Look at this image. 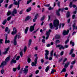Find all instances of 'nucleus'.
<instances>
[{
    "label": "nucleus",
    "instance_id": "nucleus-9",
    "mask_svg": "<svg viewBox=\"0 0 77 77\" xmlns=\"http://www.w3.org/2000/svg\"><path fill=\"white\" fill-rule=\"evenodd\" d=\"M51 32V30L50 29L46 33V35H47V36L46 39H48V37H49V35H50V32Z\"/></svg>",
    "mask_w": 77,
    "mask_h": 77
},
{
    "label": "nucleus",
    "instance_id": "nucleus-2",
    "mask_svg": "<svg viewBox=\"0 0 77 77\" xmlns=\"http://www.w3.org/2000/svg\"><path fill=\"white\" fill-rule=\"evenodd\" d=\"M10 59V57H7L5 59V61H3L1 63V65L0 66V68L2 67V69H3V67L4 66V65H5L7 64V62H8Z\"/></svg>",
    "mask_w": 77,
    "mask_h": 77
},
{
    "label": "nucleus",
    "instance_id": "nucleus-37",
    "mask_svg": "<svg viewBox=\"0 0 77 77\" xmlns=\"http://www.w3.org/2000/svg\"><path fill=\"white\" fill-rule=\"evenodd\" d=\"M73 51H74V49H71L70 53L69 54L70 55H71V54H72V53H73Z\"/></svg>",
    "mask_w": 77,
    "mask_h": 77
},
{
    "label": "nucleus",
    "instance_id": "nucleus-43",
    "mask_svg": "<svg viewBox=\"0 0 77 77\" xmlns=\"http://www.w3.org/2000/svg\"><path fill=\"white\" fill-rule=\"evenodd\" d=\"M75 63V61H72L71 63L72 65H74Z\"/></svg>",
    "mask_w": 77,
    "mask_h": 77
},
{
    "label": "nucleus",
    "instance_id": "nucleus-45",
    "mask_svg": "<svg viewBox=\"0 0 77 77\" xmlns=\"http://www.w3.org/2000/svg\"><path fill=\"white\" fill-rule=\"evenodd\" d=\"M72 19H75V18H76V17H75V15H73L72 16Z\"/></svg>",
    "mask_w": 77,
    "mask_h": 77
},
{
    "label": "nucleus",
    "instance_id": "nucleus-20",
    "mask_svg": "<svg viewBox=\"0 0 77 77\" xmlns=\"http://www.w3.org/2000/svg\"><path fill=\"white\" fill-rule=\"evenodd\" d=\"M72 27H73V30L74 29H76L77 30V26H75V23H74V24L72 25Z\"/></svg>",
    "mask_w": 77,
    "mask_h": 77
},
{
    "label": "nucleus",
    "instance_id": "nucleus-8",
    "mask_svg": "<svg viewBox=\"0 0 77 77\" xmlns=\"http://www.w3.org/2000/svg\"><path fill=\"white\" fill-rule=\"evenodd\" d=\"M56 47L57 48H59V50H62L63 49H64L65 48V47H63V45H56Z\"/></svg>",
    "mask_w": 77,
    "mask_h": 77
},
{
    "label": "nucleus",
    "instance_id": "nucleus-50",
    "mask_svg": "<svg viewBox=\"0 0 77 77\" xmlns=\"http://www.w3.org/2000/svg\"><path fill=\"white\" fill-rule=\"evenodd\" d=\"M72 56L73 57H75V55L74 54H73L72 55Z\"/></svg>",
    "mask_w": 77,
    "mask_h": 77
},
{
    "label": "nucleus",
    "instance_id": "nucleus-3",
    "mask_svg": "<svg viewBox=\"0 0 77 77\" xmlns=\"http://www.w3.org/2000/svg\"><path fill=\"white\" fill-rule=\"evenodd\" d=\"M17 37L18 38V39L19 38H21V36L20 35H16L15 37L14 38V45H17V42L16 39H17Z\"/></svg>",
    "mask_w": 77,
    "mask_h": 77
},
{
    "label": "nucleus",
    "instance_id": "nucleus-7",
    "mask_svg": "<svg viewBox=\"0 0 77 77\" xmlns=\"http://www.w3.org/2000/svg\"><path fill=\"white\" fill-rule=\"evenodd\" d=\"M25 67H26L25 68V69H24V70L23 71V72L25 74H27V72H28L27 71H28V69L27 68H29V66H25Z\"/></svg>",
    "mask_w": 77,
    "mask_h": 77
},
{
    "label": "nucleus",
    "instance_id": "nucleus-10",
    "mask_svg": "<svg viewBox=\"0 0 77 77\" xmlns=\"http://www.w3.org/2000/svg\"><path fill=\"white\" fill-rule=\"evenodd\" d=\"M17 55H16L13 58V59L12 60L11 62V64H12V63H17V61H16V60H14V59H15V58L17 57Z\"/></svg>",
    "mask_w": 77,
    "mask_h": 77
},
{
    "label": "nucleus",
    "instance_id": "nucleus-29",
    "mask_svg": "<svg viewBox=\"0 0 77 77\" xmlns=\"http://www.w3.org/2000/svg\"><path fill=\"white\" fill-rule=\"evenodd\" d=\"M6 22H7V20H6L5 19L4 20L2 23V24L3 25H5L6 23Z\"/></svg>",
    "mask_w": 77,
    "mask_h": 77
},
{
    "label": "nucleus",
    "instance_id": "nucleus-28",
    "mask_svg": "<svg viewBox=\"0 0 77 77\" xmlns=\"http://www.w3.org/2000/svg\"><path fill=\"white\" fill-rule=\"evenodd\" d=\"M49 69H50V67H49V66H48L45 70L46 72H47V71L49 70Z\"/></svg>",
    "mask_w": 77,
    "mask_h": 77
},
{
    "label": "nucleus",
    "instance_id": "nucleus-22",
    "mask_svg": "<svg viewBox=\"0 0 77 77\" xmlns=\"http://www.w3.org/2000/svg\"><path fill=\"white\" fill-rule=\"evenodd\" d=\"M7 36H6V37H5V44H7V43H9V40H7Z\"/></svg>",
    "mask_w": 77,
    "mask_h": 77
},
{
    "label": "nucleus",
    "instance_id": "nucleus-24",
    "mask_svg": "<svg viewBox=\"0 0 77 77\" xmlns=\"http://www.w3.org/2000/svg\"><path fill=\"white\" fill-rule=\"evenodd\" d=\"M45 55H48L49 54V51L48 50H45Z\"/></svg>",
    "mask_w": 77,
    "mask_h": 77
},
{
    "label": "nucleus",
    "instance_id": "nucleus-32",
    "mask_svg": "<svg viewBox=\"0 0 77 77\" xmlns=\"http://www.w3.org/2000/svg\"><path fill=\"white\" fill-rule=\"evenodd\" d=\"M60 41L58 40H57L55 42L56 44H59L60 43Z\"/></svg>",
    "mask_w": 77,
    "mask_h": 77
},
{
    "label": "nucleus",
    "instance_id": "nucleus-52",
    "mask_svg": "<svg viewBox=\"0 0 77 77\" xmlns=\"http://www.w3.org/2000/svg\"><path fill=\"white\" fill-rule=\"evenodd\" d=\"M13 70L14 71V72L15 71H16V70H17V68H14L13 69Z\"/></svg>",
    "mask_w": 77,
    "mask_h": 77
},
{
    "label": "nucleus",
    "instance_id": "nucleus-38",
    "mask_svg": "<svg viewBox=\"0 0 77 77\" xmlns=\"http://www.w3.org/2000/svg\"><path fill=\"white\" fill-rule=\"evenodd\" d=\"M23 11H24V10H22L20 11L19 12V14L20 15H21V14H23Z\"/></svg>",
    "mask_w": 77,
    "mask_h": 77
},
{
    "label": "nucleus",
    "instance_id": "nucleus-51",
    "mask_svg": "<svg viewBox=\"0 0 77 77\" xmlns=\"http://www.w3.org/2000/svg\"><path fill=\"white\" fill-rule=\"evenodd\" d=\"M48 55H45V59H48Z\"/></svg>",
    "mask_w": 77,
    "mask_h": 77
},
{
    "label": "nucleus",
    "instance_id": "nucleus-13",
    "mask_svg": "<svg viewBox=\"0 0 77 77\" xmlns=\"http://www.w3.org/2000/svg\"><path fill=\"white\" fill-rule=\"evenodd\" d=\"M13 31L11 33V34L12 35H14V34H15V33H17V30L16 29V28H15V27L13 28Z\"/></svg>",
    "mask_w": 77,
    "mask_h": 77
},
{
    "label": "nucleus",
    "instance_id": "nucleus-6",
    "mask_svg": "<svg viewBox=\"0 0 77 77\" xmlns=\"http://www.w3.org/2000/svg\"><path fill=\"white\" fill-rule=\"evenodd\" d=\"M35 25H36V23H34L33 26H30L29 30L31 32H33V31L34 30V29H35Z\"/></svg>",
    "mask_w": 77,
    "mask_h": 77
},
{
    "label": "nucleus",
    "instance_id": "nucleus-39",
    "mask_svg": "<svg viewBox=\"0 0 77 77\" xmlns=\"http://www.w3.org/2000/svg\"><path fill=\"white\" fill-rule=\"evenodd\" d=\"M31 60H30V58H28L27 59V61L28 63H30V61Z\"/></svg>",
    "mask_w": 77,
    "mask_h": 77
},
{
    "label": "nucleus",
    "instance_id": "nucleus-1",
    "mask_svg": "<svg viewBox=\"0 0 77 77\" xmlns=\"http://www.w3.org/2000/svg\"><path fill=\"white\" fill-rule=\"evenodd\" d=\"M59 21L57 19H56L55 20H54V21L53 22V25L55 27H56V30H57L58 29V27L60 28V27L61 26L62 27H63V26H64V25L65 24L62 23L60 25H59Z\"/></svg>",
    "mask_w": 77,
    "mask_h": 77
},
{
    "label": "nucleus",
    "instance_id": "nucleus-44",
    "mask_svg": "<svg viewBox=\"0 0 77 77\" xmlns=\"http://www.w3.org/2000/svg\"><path fill=\"white\" fill-rule=\"evenodd\" d=\"M32 1V0H30L29 1H27V5H29V3H30V2H31V1Z\"/></svg>",
    "mask_w": 77,
    "mask_h": 77
},
{
    "label": "nucleus",
    "instance_id": "nucleus-33",
    "mask_svg": "<svg viewBox=\"0 0 77 77\" xmlns=\"http://www.w3.org/2000/svg\"><path fill=\"white\" fill-rule=\"evenodd\" d=\"M27 50V47L26 46H25L23 49L24 52H25Z\"/></svg>",
    "mask_w": 77,
    "mask_h": 77
},
{
    "label": "nucleus",
    "instance_id": "nucleus-36",
    "mask_svg": "<svg viewBox=\"0 0 77 77\" xmlns=\"http://www.w3.org/2000/svg\"><path fill=\"white\" fill-rule=\"evenodd\" d=\"M11 18H12V17L10 16L7 18V21H10L11 20Z\"/></svg>",
    "mask_w": 77,
    "mask_h": 77
},
{
    "label": "nucleus",
    "instance_id": "nucleus-19",
    "mask_svg": "<svg viewBox=\"0 0 77 77\" xmlns=\"http://www.w3.org/2000/svg\"><path fill=\"white\" fill-rule=\"evenodd\" d=\"M49 27L50 29H54V27H53V23H50L49 24Z\"/></svg>",
    "mask_w": 77,
    "mask_h": 77
},
{
    "label": "nucleus",
    "instance_id": "nucleus-27",
    "mask_svg": "<svg viewBox=\"0 0 77 77\" xmlns=\"http://www.w3.org/2000/svg\"><path fill=\"white\" fill-rule=\"evenodd\" d=\"M31 9H32V8L31 7H29L28 8V9L26 10V11L27 12H30V11H31Z\"/></svg>",
    "mask_w": 77,
    "mask_h": 77
},
{
    "label": "nucleus",
    "instance_id": "nucleus-63",
    "mask_svg": "<svg viewBox=\"0 0 77 77\" xmlns=\"http://www.w3.org/2000/svg\"><path fill=\"white\" fill-rule=\"evenodd\" d=\"M68 74L66 73L65 74V77H67V76H68Z\"/></svg>",
    "mask_w": 77,
    "mask_h": 77
},
{
    "label": "nucleus",
    "instance_id": "nucleus-41",
    "mask_svg": "<svg viewBox=\"0 0 77 77\" xmlns=\"http://www.w3.org/2000/svg\"><path fill=\"white\" fill-rule=\"evenodd\" d=\"M67 60V58H64V60H63V63H64V62H65V61H66Z\"/></svg>",
    "mask_w": 77,
    "mask_h": 77
},
{
    "label": "nucleus",
    "instance_id": "nucleus-54",
    "mask_svg": "<svg viewBox=\"0 0 77 77\" xmlns=\"http://www.w3.org/2000/svg\"><path fill=\"white\" fill-rule=\"evenodd\" d=\"M3 41V39H0V44H2V42ZM1 46H0V48Z\"/></svg>",
    "mask_w": 77,
    "mask_h": 77
},
{
    "label": "nucleus",
    "instance_id": "nucleus-18",
    "mask_svg": "<svg viewBox=\"0 0 77 77\" xmlns=\"http://www.w3.org/2000/svg\"><path fill=\"white\" fill-rule=\"evenodd\" d=\"M69 63H70L69 62H67L66 64H65V65L64 66V68H67V67L68 66V65H69Z\"/></svg>",
    "mask_w": 77,
    "mask_h": 77
},
{
    "label": "nucleus",
    "instance_id": "nucleus-62",
    "mask_svg": "<svg viewBox=\"0 0 77 77\" xmlns=\"http://www.w3.org/2000/svg\"><path fill=\"white\" fill-rule=\"evenodd\" d=\"M54 69H52L51 72V74H53L54 73Z\"/></svg>",
    "mask_w": 77,
    "mask_h": 77
},
{
    "label": "nucleus",
    "instance_id": "nucleus-48",
    "mask_svg": "<svg viewBox=\"0 0 77 77\" xmlns=\"http://www.w3.org/2000/svg\"><path fill=\"white\" fill-rule=\"evenodd\" d=\"M20 55L21 57H23V52L22 51L20 52Z\"/></svg>",
    "mask_w": 77,
    "mask_h": 77
},
{
    "label": "nucleus",
    "instance_id": "nucleus-5",
    "mask_svg": "<svg viewBox=\"0 0 77 77\" xmlns=\"http://www.w3.org/2000/svg\"><path fill=\"white\" fill-rule=\"evenodd\" d=\"M17 10L16 9H14L13 10V11L12 12L11 14L14 17H15V14H17Z\"/></svg>",
    "mask_w": 77,
    "mask_h": 77
},
{
    "label": "nucleus",
    "instance_id": "nucleus-14",
    "mask_svg": "<svg viewBox=\"0 0 77 77\" xmlns=\"http://www.w3.org/2000/svg\"><path fill=\"white\" fill-rule=\"evenodd\" d=\"M21 0H18L17 2H14L13 4L15 5H20V2H21Z\"/></svg>",
    "mask_w": 77,
    "mask_h": 77
},
{
    "label": "nucleus",
    "instance_id": "nucleus-4",
    "mask_svg": "<svg viewBox=\"0 0 77 77\" xmlns=\"http://www.w3.org/2000/svg\"><path fill=\"white\" fill-rule=\"evenodd\" d=\"M37 56L38 55L37 54H35L34 55L35 57H36L35 58L34 60V62H33L32 63V66H36V64L37 63V60H38V57H37Z\"/></svg>",
    "mask_w": 77,
    "mask_h": 77
},
{
    "label": "nucleus",
    "instance_id": "nucleus-35",
    "mask_svg": "<svg viewBox=\"0 0 77 77\" xmlns=\"http://www.w3.org/2000/svg\"><path fill=\"white\" fill-rule=\"evenodd\" d=\"M69 39H68L67 40H66L65 42V44H66L69 42Z\"/></svg>",
    "mask_w": 77,
    "mask_h": 77
},
{
    "label": "nucleus",
    "instance_id": "nucleus-30",
    "mask_svg": "<svg viewBox=\"0 0 77 77\" xmlns=\"http://www.w3.org/2000/svg\"><path fill=\"white\" fill-rule=\"evenodd\" d=\"M66 16H67V18H68V17H69L70 16V14L69 12H67L66 14Z\"/></svg>",
    "mask_w": 77,
    "mask_h": 77
},
{
    "label": "nucleus",
    "instance_id": "nucleus-42",
    "mask_svg": "<svg viewBox=\"0 0 77 77\" xmlns=\"http://www.w3.org/2000/svg\"><path fill=\"white\" fill-rule=\"evenodd\" d=\"M1 74H3L5 72V70L3 69H2L1 70Z\"/></svg>",
    "mask_w": 77,
    "mask_h": 77
},
{
    "label": "nucleus",
    "instance_id": "nucleus-11",
    "mask_svg": "<svg viewBox=\"0 0 77 77\" xmlns=\"http://www.w3.org/2000/svg\"><path fill=\"white\" fill-rule=\"evenodd\" d=\"M69 32V30H67V31H66V30H64L63 32V34L64 35H67L68 34V33Z\"/></svg>",
    "mask_w": 77,
    "mask_h": 77
},
{
    "label": "nucleus",
    "instance_id": "nucleus-53",
    "mask_svg": "<svg viewBox=\"0 0 77 77\" xmlns=\"http://www.w3.org/2000/svg\"><path fill=\"white\" fill-rule=\"evenodd\" d=\"M53 9V8H51V7H50L49 8H48L49 10H52V9Z\"/></svg>",
    "mask_w": 77,
    "mask_h": 77
},
{
    "label": "nucleus",
    "instance_id": "nucleus-25",
    "mask_svg": "<svg viewBox=\"0 0 77 77\" xmlns=\"http://www.w3.org/2000/svg\"><path fill=\"white\" fill-rule=\"evenodd\" d=\"M66 69L65 68H64L62 69V71L60 72V73H62V72H66Z\"/></svg>",
    "mask_w": 77,
    "mask_h": 77
},
{
    "label": "nucleus",
    "instance_id": "nucleus-15",
    "mask_svg": "<svg viewBox=\"0 0 77 77\" xmlns=\"http://www.w3.org/2000/svg\"><path fill=\"white\" fill-rule=\"evenodd\" d=\"M61 10H62V9H59L58 10H57L56 11V12L57 14V15H58V16H60V14L59 13V12H60V11Z\"/></svg>",
    "mask_w": 77,
    "mask_h": 77
},
{
    "label": "nucleus",
    "instance_id": "nucleus-56",
    "mask_svg": "<svg viewBox=\"0 0 77 77\" xmlns=\"http://www.w3.org/2000/svg\"><path fill=\"white\" fill-rule=\"evenodd\" d=\"M50 4H48V5H45V6H46V7H48L50 6Z\"/></svg>",
    "mask_w": 77,
    "mask_h": 77
},
{
    "label": "nucleus",
    "instance_id": "nucleus-46",
    "mask_svg": "<svg viewBox=\"0 0 77 77\" xmlns=\"http://www.w3.org/2000/svg\"><path fill=\"white\" fill-rule=\"evenodd\" d=\"M18 70H19L20 69V65L19 64L17 67Z\"/></svg>",
    "mask_w": 77,
    "mask_h": 77
},
{
    "label": "nucleus",
    "instance_id": "nucleus-47",
    "mask_svg": "<svg viewBox=\"0 0 77 77\" xmlns=\"http://www.w3.org/2000/svg\"><path fill=\"white\" fill-rule=\"evenodd\" d=\"M20 56H17L16 58V60H18L20 59Z\"/></svg>",
    "mask_w": 77,
    "mask_h": 77
},
{
    "label": "nucleus",
    "instance_id": "nucleus-16",
    "mask_svg": "<svg viewBox=\"0 0 77 77\" xmlns=\"http://www.w3.org/2000/svg\"><path fill=\"white\" fill-rule=\"evenodd\" d=\"M5 31L6 32H8V33H9V32H10V29H9L8 27H6L5 29Z\"/></svg>",
    "mask_w": 77,
    "mask_h": 77
},
{
    "label": "nucleus",
    "instance_id": "nucleus-26",
    "mask_svg": "<svg viewBox=\"0 0 77 77\" xmlns=\"http://www.w3.org/2000/svg\"><path fill=\"white\" fill-rule=\"evenodd\" d=\"M70 44H72V46H74V42H72V40H71L70 41Z\"/></svg>",
    "mask_w": 77,
    "mask_h": 77
},
{
    "label": "nucleus",
    "instance_id": "nucleus-49",
    "mask_svg": "<svg viewBox=\"0 0 77 77\" xmlns=\"http://www.w3.org/2000/svg\"><path fill=\"white\" fill-rule=\"evenodd\" d=\"M45 18V16H43V17H42V18L41 19V21H43V20H44V18Z\"/></svg>",
    "mask_w": 77,
    "mask_h": 77
},
{
    "label": "nucleus",
    "instance_id": "nucleus-31",
    "mask_svg": "<svg viewBox=\"0 0 77 77\" xmlns=\"http://www.w3.org/2000/svg\"><path fill=\"white\" fill-rule=\"evenodd\" d=\"M11 14V11H8V12L7 14V15L8 16H9Z\"/></svg>",
    "mask_w": 77,
    "mask_h": 77
},
{
    "label": "nucleus",
    "instance_id": "nucleus-57",
    "mask_svg": "<svg viewBox=\"0 0 77 77\" xmlns=\"http://www.w3.org/2000/svg\"><path fill=\"white\" fill-rule=\"evenodd\" d=\"M71 20L70 19H68V20H67V23H69V22H70V20Z\"/></svg>",
    "mask_w": 77,
    "mask_h": 77
},
{
    "label": "nucleus",
    "instance_id": "nucleus-40",
    "mask_svg": "<svg viewBox=\"0 0 77 77\" xmlns=\"http://www.w3.org/2000/svg\"><path fill=\"white\" fill-rule=\"evenodd\" d=\"M53 51H52L50 53V56H52L53 55Z\"/></svg>",
    "mask_w": 77,
    "mask_h": 77
},
{
    "label": "nucleus",
    "instance_id": "nucleus-59",
    "mask_svg": "<svg viewBox=\"0 0 77 77\" xmlns=\"http://www.w3.org/2000/svg\"><path fill=\"white\" fill-rule=\"evenodd\" d=\"M42 42L43 43H45V40L44 39H42Z\"/></svg>",
    "mask_w": 77,
    "mask_h": 77
},
{
    "label": "nucleus",
    "instance_id": "nucleus-61",
    "mask_svg": "<svg viewBox=\"0 0 77 77\" xmlns=\"http://www.w3.org/2000/svg\"><path fill=\"white\" fill-rule=\"evenodd\" d=\"M52 59V57H50L49 58V60H51Z\"/></svg>",
    "mask_w": 77,
    "mask_h": 77
},
{
    "label": "nucleus",
    "instance_id": "nucleus-17",
    "mask_svg": "<svg viewBox=\"0 0 77 77\" xmlns=\"http://www.w3.org/2000/svg\"><path fill=\"white\" fill-rule=\"evenodd\" d=\"M38 14H36L34 18L33 19V21L34 22H35L36 20L37 19V17H38Z\"/></svg>",
    "mask_w": 77,
    "mask_h": 77
},
{
    "label": "nucleus",
    "instance_id": "nucleus-64",
    "mask_svg": "<svg viewBox=\"0 0 77 77\" xmlns=\"http://www.w3.org/2000/svg\"><path fill=\"white\" fill-rule=\"evenodd\" d=\"M50 44H48V45H47L46 47H50Z\"/></svg>",
    "mask_w": 77,
    "mask_h": 77
},
{
    "label": "nucleus",
    "instance_id": "nucleus-12",
    "mask_svg": "<svg viewBox=\"0 0 77 77\" xmlns=\"http://www.w3.org/2000/svg\"><path fill=\"white\" fill-rule=\"evenodd\" d=\"M9 48H5V51L3 52L2 53V54H6L8 53V50H9Z\"/></svg>",
    "mask_w": 77,
    "mask_h": 77
},
{
    "label": "nucleus",
    "instance_id": "nucleus-60",
    "mask_svg": "<svg viewBox=\"0 0 77 77\" xmlns=\"http://www.w3.org/2000/svg\"><path fill=\"white\" fill-rule=\"evenodd\" d=\"M41 61L42 63L44 62V59H41Z\"/></svg>",
    "mask_w": 77,
    "mask_h": 77
},
{
    "label": "nucleus",
    "instance_id": "nucleus-21",
    "mask_svg": "<svg viewBox=\"0 0 77 77\" xmlns=\"http://www.w3.org/2000/svg\"><path fill=\"white\" fill-rule=\"evenodd\" d=\"M28 30H29V27H26L25 30L24 31L25 34H27V31H28Z\"/></svg>",
    "mask_w": 77,
    "mask_h": 77
},
{
    "label": "nucleus",
    "instance_id": "nucleus-23",
    "mask_svg": "<svg viewBox=\"0 0 77 77\" xmlns=\"http://www.w3.org/2000/svg\"><path fill=\"white\" fill-rule=\"evenodd\" d=\"M30 19V17L29 16H27L25 18V21H27Z\"/></svg>",
    "mask_w": 77,
    "mask_h": 77
},
{
    "label": "nucleus",
    "instance_id": "nucleus-55",
    "mask_svg": "<svg viewBox=\"0 0 77 77\" xmlns=\"http://www.w3.org/2000/svg\"><path fill=\"white\" fill-rule=\"evenodd\" d=\"M60 54L61 56H62L63 54V51H62L60 53Z\"/></svg>",
    "mask_w": 77,
    "mask_h": 77
},
{
    "label": "nucleus",
    "instance_id": "nucleus-58",
    "mask_svg": "<svg viewBox=\"0 0 77 77\" xmlns=\"http://www.w3.org/2000/svg\"><path fill=\"white\" fill-rule=\"evenodd\" d=\"M72 2H71L69 5V7H70V8H71V6H72Z\"/></svg>",
    "mask_w": 77,
    "mask_h": 77
},
{
    "label": "nucleus",
    "instance_id": "nucleus-34",
    "mask_svg": "<svg viewBox=\"0 0 77 77\" xmlns=\"http://www.w3.org/2000/svg\"><path fill=\"white\" fill-rule=\"evenodd\" d=\"M60 35H56V39H59L60 38Z\"/></svg>",
    "mask_w": 77,
    "mask_h": 77
}]
</instances>
